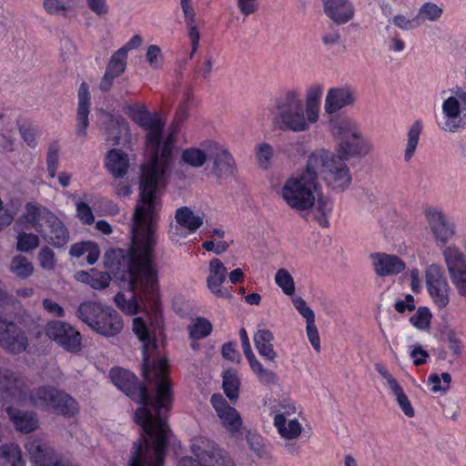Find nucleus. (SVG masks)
Instances as JSON below:
<instances>
[{
    "label": "nucleus",
    "instance_id": "1",
    "mask_svg": "<svg viewBox=\"0 0 466 466\" xmlns=\"http://www.w3.org/2000/svg\"><path fill=\"white\" fill-rule=\"evenodd\" d=\"M155 244V232L150 223L134 218L131 246L127 252L116 248L106 254V266L112 277L127 282L132 292L129 298L123 292L114 297L116 306L127 315H136L139 311V301L154 314L161 310L157 271L153 263Z\"/></svg>",
    "mask_w": 466,
    "mask_h": 466
},
{
    "label": "nucleus",
    "instance_id": "2",
    "mask_svg": "<svg viewBox=\"0 0 466 466\" xmlns=\"http://www.w3.org/2000/svg\"><path fill=\"white\" fill-rule=\"evenodd\" d=\"M125 113L133 122L147 131L146 147L147 156L140 167L139 198L134 218L149 222L155 211L156 193L161 183L168 177L173 163L176 137L180 127L171 125V131L163 140L165 120L158 112H149L145 105H127Z\"/></svg>",
    "mask_w": 466,
    "mask_h": 466
},
{
    "label": "nucleus",
    "instance_id": "3",
    "mask_svg": "<svg viewBox=\"0 0 466 466\" xmlns=\"http://www.w3.org/2000/svg\"><path fill=\"white\" fill-rule=\"evenodd\" d=\"M347 171L335 166L332 156L326 149H316L309 156L305 169L285 181L281 197L289 208L298 211L309 210L315 204L319 175L323 176L332 188L344 190L351 183Z\"/></svg>",
    "mask_w": 466,
    "mask_h": 466
},
{
    "label": "nucleus",
    "instance_id": "4",
    "mask_svg": "<svg viewBox=\"0 0 466 466\" xmlns=\"http://www.w3.org/2000/svg\"><path fill=\"white\" fill-rule=\"evenodd\" d=\"M0 395L17 403L46 408H74L75 400L64 390L51 385L28 389L16 372L0 368Z\"/></svg>",
    "mask_w": 466,
    "mask_h": 466
},
{
    "label": "nucleus",
    "instance_id": "5",
    "mask_svg": "<svg viewBox=\"0 0 466 466\" xmlns=\"http://www.w3.org/2000/svg\"><path fill=\"white\" fill-rule=\"evenodd\" d=\"M332 134L338 144V155L326 151L332 156L335 166L347 169L348 175L351 177L345 160L352 157L365 156L370 150V146L356 123L349 118L335 121L332 124Z\"/></svg>",
    "mask_w": 466,
    "mask_h": 466
},
{
    "label": "nucleus",
    "instance_id": "6",
    "mask_svg": "<svg viewBox=\"0 0 466 466\" xmlns=\"http://www.w3.org/2000/svg\"><path fill=\"white\" fill-rule=\"evenodd\" d=\"M24 218L40 236L55 248H63L69 240V232L64 222L51 210L33 203L25 207Z\"/></svg>",
    "mask_w": 466,
    "mask_h": 466
},
{
    "label": "nucleus",
    "instance_id": "7",
    "mask_svg": "<svg viewBox=\"0 0 466 466\" xmlns=\"http://www.w3.org/2000/svg\"><path fill=\"white\" fill-rule=\"evenodd\" d=\"M275 123L281 129L294 132L305 131L309 128V121L301 99V94L297 89H290L275 100Z\"/></svg>",
    "mask_w": 466,
    "mask_h": 466
},
{
    "label": "nucleus",
    "instance_id": "8",
    "mask_svg": "<svg viewBox=\"0 0 466 466\" xmlns=\"http://www.w3.org/2000/svg\"><path fill=\"white\" fill-rule=\"evenodd\" d=\"M76 316L94 331L106 337L116 336L123 329V320L118 312L97 302L80 303Z\"/></svg>",
    "mask_w": 466,
    "mask_h": 466
},
{
    "label": "nucleus",
    "instance_id": "9",
    "mask_svg": "<svg viewBox=\"0 0 466 466\" xmlns=\"http://www.w3.org/2000/svg\"><path fill=\"white\" fill-rule=\"evenodd\" d=\"M133 331L143 343L142 364H144V373L146 377L152 375V373H150V368L153 370L154 376L163 374L165 371L166 357L160 356L155 332L149 331L147 323L141 317L134 318Z\"/></svg>",
    "mask_w": 466,
    "mask_h": 466
},
{
    "label": "nucleus",
    "instance_id": "10",
    "mask_svg": "<svg viewBox=\"0 0 466 466\" xmlns=\"http://www.w3.org/2000/svg\"><path fill=\"white\" fill-rule=\"evenodd\" d=\"M451 93L442 102L443 120L438 126L445 132L456 133L466 128V90L456 86Z\"/></svg>",
    "mask_w": 466,
    "mask_h": 466
},
{
    "label": "nucleus",
    "instance_id": "11",
    "mask_svg": "<svg viewBox=\"0 0 466 466\" xmlns=\"http://www.w3.org/2000/svg\"><path fill=\"white\" fill-rule=\"evenodd\" d=\"M109 377L113 384L141 405L140 408H149L151 398L147 387L139 381L133 372L120 367H114L109 371Z\"/></svg>",
    "mask_w": 466,
    "mask_h": 466
},
{
    "label": "nucleus",
    "instance_id": "12",
    "mask_svg": "<svg viewBox=\"0 0 466 466\" xmlns=\"http://www.w3.org/2000/svg\"><path fill=\"white\" fill-rule=\"evenodd\" d=\"M45 333L66 351L76 353L81 349L80 332L67 322L50 320L46 325Z\"/></svg>",
    "mask_w": 466,
    "mask_h": 466
},
{
    "label": "nucleus",
    "instance_id": "13",
    "mask_svg": "<svg viewBox=\"0 0 466 466\" xmlns=\"http://www.w3.org/2000/svg\"><path fill=\"white\" fill-rule=\"evenodd\" d=\"M191 450L201 463L216 466H235L228 454L206 437H194L191 441Z\"/></svg>",
    "mask_w": 466,
    "mask_h": 466
},
{
    "label": "nucleus",
    "instance_id": "14",
    "mask_svg": "<svg viewBox=\"0 0 466 466\" xmlns=\"http://www.w3.org/2000/svg\"><path fill=\"white\" fill-rule=\"evenodd\" d=\"M0 347L11 354H20L28 347V338L14 321L0 318Z\"/></svg>",
    "mask_w": 466,
    "mask_h": 466
},
{
    "label": "nucleus",
    "instance_id": "15",
    "mask_svg": "<svg viewBox=\"0 0 466 466\" xmlns=\"http://www.w3.org/2000/svg\"><path fill=\"white\" fill-rule=\"evenodd\" d=\"M202 147L208 154V158L213 161V173L218 178L233 175L236 163L230 152L219 143L214 140H207Z\"/></svg>",
    "mask_w": 466,
    "mask_h": 466
},
{
    "label": "nucleus",
    "instance_id": "16",
    "mask_svg": "<svg viewBox=\"0 0 466 466\" xmlns=\"http://www.w3.org/2000/svg\"><path fill=\"white\" fill-rule=\"evenodd\" d=\"M165 371L161 375H153L146 377L144 373V364H142V375L147 382H156V395L154 404L150 408H170L173 403V391L170 382L167 380L168 376V360L166 358ZM150 370H153L150 368Z\"/></svg>",
    "mask_w": 466,
    "mask_h": 466
},
{
    "label": "nucleus",
    "instance_id": "17",
    "mask_svg": "<svg viewBox=\"0 0 466 466\" xmlns=\"http://www.w3.org/2000/svg\"><path fill=\"white\" fill-rule=\"evenodd\" d=\"M228 275V269L220 259L215 258L209 262L207 286L208 289L218 298L229 299L232 297L231 290L221 287Z\"/></svg>",
    "mask_w": 466,
    "mask_h": 466
},
{
    "label": "nucleus",
    "instance_id": "18",
    "mask_svg": "<svg viewBox=\"0 0 466 466\" xmlns=\"http://www.w3.org/2000/svg\"><path fill=\"white\" fill-rule=\"evenodd\" d=\"M425 217L435 240L441 245L446 244L453 236L454 230L447 223L445 215L436 208H430L425 210Z\"/></svg>",
    "mask_w": 466,
    "mask_h": 466
},
{
    "label": "nucleus",
    "instance_id": "19",
    "mask_svg": "<svg viewBox=\"0 0 466 466\" xmlns=\"http://www.w3.org/2000/svg\"><path fill=\"white\" fill-rule=\"evenodd\" d=\"M326 15L337 25H345L355 15V8L350 0H322Z\"/></svg>",
    "mask_w": 466,
    "mask_h": 466
},
{
    "label": "nucleus",
    "instance_id": "20",
    "mask_svg": "<svg viewBox=\"0 0 466 466\" xmlns=\"http://www.w3.org/2000/svg\"><path fill=\"white\" fill-rule=\"evenodd\" d=\"M370 258L376 274L380 277L397 275L406 268L404 261L396 255L378 252Z\"/></svg>",
    "mask_w": 466,
    "mask_h": 466
},
{
    "label": "nucleus",
    "instance_id": "21",
    "mask_svg": "<svg viewBox=\"0 0 466 466\" xmlns=\"http://www.w3.org/2000/svg\"><path fill=\"white\" fill-rule=\"evenodd\" d=\"M78 103L76 111V134L80 137L86 136V129L89 125V113L91 106V97L89 86L86 82H82L78 89Z\"/></svg>",
    "mask_w": 466,
    "mask_h": 466
},
{
    "label": "nucleus",
    "instance_id": "22",
    "mask_svg": "<svg viewBox=\"0 0 466 466\" xmlns=\"http://www.w3.org/2000/svg\"><path fill=\"white\" fill-rule=\"evenodd\" d=\"M354 102L353 92L349 87L331 88L325 99V111L328 114L338 112Z\"/></svg>",
    "mask_w": 466,
    "mask_h": 466
},
{
    "label": "nucleus",
    "instance_id": "23",
    "mask_svg": "<svg viewBox=\"0 0 466 466\" xmlns=\"http://www.w3.org/2000/svg\"><path fill=\"white\" fill-rule=\"evenodd\" d=\"M105 167L115 178L123 177L129 168L128 157L121 149L112 148L106 153Z\"/></svg>",
    "mask_w": 466,
    "mask_h": 466
},
{
    "label": "nucleus",
    "instance_id": "24",
    "mask_svg": "<svg viewBox=\"0 0 466 466\" xmlns=\"http://www.w3.org/2000/svg\"><path fill=\"white\" fill-rule=\"evenodd\" d=\"M274 426L281 438L296 440L302 432V425L296 418H290L289 413L277 414L274 417Z\"/></svg>",
    "mask_w": 466,
    "mask_h": 466
},
{
    "label": "nucleus",
    "instance_id": "25",
    "mask_svg": "<svg viewBox=\"0 0 466 466\" xmlns=\"http://www.w3.org/2000/svg\"><path fill=\"white\" fill-rule=\"evenodd\" d=\"M15 429L24 433L35 431L38 427V420L32 410H7Z\"/></svg>",
    "mask_w": 466,
    "mask_h": 466
},
{
    "label": "nucleus",
    "instance_id": "26",
    "mask_svg": "<svg viewBox=\"0 0 466 466\" xmlns=\"http://www.w3.org/2000/svg\"><path fill=\"white\" fill-rule=\"evenodd\" d=\"M253 339L258 354L266 360L274 361L277 358V353L272 344L274 339L273 333L268 329H258L254 334Z\"/></svg>",
    "mask_w": 466,
    "mask_h": 466
},
{
    "label": "nucleus",
    "instance_id": "27",
    "mask_svg": "<svg viewBox=\"0 0 466 466\" xmlns=\"http://www.w3.org/2000/svg\"><path fill=\"white\" fill-rule=\"evenodd\" d=\"M323 94L321 85H312L307 90L305 110L309 123L314 124L319 116V105Z\"/></svg>",
    "mask_w": 466,
    "mask_h": 466
},
{
    "label": "nucleus",
    "instance_id": "28",
    "mask_svg": "<svg viewBox=\"0 0 466 466\" xmlns=\"http://www.w3.org/2000/svg\"><path fill=\"white\" fill-rule=\"evenodd\" d=\"M181 8L184 13L185 23L188 31V38L191 42V52L189 54V58L191 59L198 48L200 35L195 19L196 13L191 4L183 5H181Z\"/></svg>",
    "mask_w": 466,
    "mask_h": 466
},
{
    "label": "nucleus",
    "instance_id": "29",
    "mask_svg": "<svg viewBox=\"0 0 466 466\" xmlns=\"http://www.w3.org/2000/svg\"><path fill=\"white\" fill-rule=\"evenodd\" d=\"M444 260L449 275L466 271V258L463 253L454 246H449L443 250Z\"/></svg>",
    "mask_w": 466,
    "mask_h": 466
},
{
    "label": "nucleus",
    "instance_id": "30",
    "mask_svg": "<svg viewBox=\"0 0 466 466\" xmlns=\"http://www.w3.org/2000/svg\"><path fill=\"white\" fill-rule=\"evenodd\" d=\"M112 273L101 272L96 269H91L89 272L80 271L76 274L77 280L89 285L95 289H105L109 285Z\"/></svg>",
    "mask_w": 466,
    "mask_h": 466
},
{
    "label": "nucleus",
    "instance_id": "31",
    "mask_svg": "<svg viewBox=\"0 0 466 466\" xmlns=\"http://www.w3.org/2000/svg\"><path fill=\"white\" fill-rule=\"evenodd\" d=\"M376 370L386 379L387 386L390 392L396 397V400L400 408H412L410 402L403 391V389L399 384L397 380L393 378L387 369L380 364L376 365Z\"/></svg>",
    "mask_w": 466,
    "mask_h": 466
},
{
    "label": "nucleus",
    "instance_id": "32",
    "mask_svg": "<svg viewBox=\"0 0 466 466\" xmlns=\"http://www.w3.org/2000/svg\"><path fill=\"white\" fill-rule=\"evenodd\" d=\"M175 218L177 223L190 233L196 232L203 224V218L195 215L187 207H181L177 209Z\"/></svg>",
    "mask_w": 466,
    "mask_h": 466
},
{
    "label": "nucleus",
    "instance_id": "33",
    "mask_svg": "<svg viewBox=\"0 0 466 466\" xmlns=\"http://www.w3.org/2000/svg\"><path fill=\"white\" fill-rule=\"evenodd\" d=\"M0 466H25L21 450L17 444H3L0 446Z\"/></svg>",
    "mask_w": 466,
    "mask_h": 466
},
{
    "label": "nucleus",
    "instance_id": "34",
    "mask_svg": "<svg viewBox=\"0 0 466 466\" xmlns=\"http://www.w3.org/2000/svg\"><path fill=\"white\" fill-rule=\"evenodd\" d=\"M127 123L125 118L120 115H107V123L106 126V133L108 137L106 141H111L113 145L116 146L119 144L122 129L127 128Z\"/></svg>",
    "mask_w": 466,
    "mask_h": 466
},
{
    "label": "nucleus",
    "instance_id": "35",
    "mask_svg": "<svg viewBox=\"0 0 466 466\" xmlns=\"http://www.w3.org/2000/svg\"><path fill=\"white\" fill-rule=\"evenodd\" d=\"M223 427L232 435L240 431L242 419L237 410H216Z\"/></svg>",
    "mask_w": 466,
    "mask_h": 466
},
{
    "label": "nucleus",
    "instance_id": "36",
    "mask_svg": "<svg viewBox=\"0 0 466 466\" xmlns=\"http://www.w3.org/2000/svg\"><path fill=\"white\" fill-rule=\"evenodd\" d=\"M425 279L428 291L449 286L443 270L436 264H431L426 268Z\"/></svg>",
    "mask_w": 466,
    "mask_h": 466
},
{
    "label": "nucleus",
    "instance_id": "37",
    "mask_svg": "<svg viewBox=\"0 0 466 466\" xmlns=\"http://www.w3.org/2000/svg\"><path fill=\"white\" fill-rule=\"evenodd\" d=\"M422 129H423V124L420 119L416 120L410 126V127L408 131V134H407V144H406V148L404 151V160L406 162H409L412 158V157L416 151V148H417V146L419 143V139H420V136L422 132Z\"/></svg>",
    "mask_w": 466,
    "mask_h": 466
},
{
    "label": "nucleus",
    "instance_id": "38",
    "mask_svg": "<svg viewBox=\"0 0 466 466\" xmlns=\"http://www.w3.org/2000/svg\"><path fill=\"white\" fill-rule=\"evenodd\" d=\"M208 158V154L203 147L200 149L198 147H188L182 151L181 160L195 168L201 167L205 165Z\"/></svg>",
    "mask_w": 466,
    "mask_h": 466
},
{
    "label": "nucleus",
    "instance_id": "39",
    "mask_svg": "<svg viewBox=\"0 0 466 466\" xmlns=\"http://www.w3.org/2000/svg\"><path fill=\"white\" fill-rule=\"evenodd\" d=\"M223 390L230 400H236L238 398L240 381L237 371L228 369L223 372Z\"/></svg>",
    "mask_w": 466,
    "mask_h": 466
},
{
    "label": "nucleus",
    "instance_id": "40",
    "mask_svg": "<svg viewBox=\"0 0 466 466\" xmlns=\"http://www.w3.org/2000/svg\"><path fill=\"white\" fill-rule=\"evenodd\" d=\"M248 364L260 384L265 386L277 384L279 380L278 375L274 371L264 368L257 359Z\"/></svg>",
    "mask_w": 466,
    "mask_h": 466
},
{
    "label": "nucleus",
    "instance_id": "41",
    "mask_svg": "<svg viewBox=\"0 0 466 466\" xmlns=\"http://www.w3.org/2000/svg\"><path fill=\"white\" fill-rule=\"evenodd\" d=\"M17 128L25 143L29 147L35 148L37 145L38 129L26 119L17 120Z\"/></svg>",
    "mask_w": 466,
    "mask_h": 466
},
{
    "label": "nucleus",
    "instance_id": "42",
    "mask_svg": "<svg viewBox=\"0 0 466 466\" xmlns=\"http://www.w3.org/2000/svg\"><path fill=\"white\" fill-rule=\"evenodd\" d=\"M127 61V56L125 55L124 49H117L111 56L106 65V71L118 77L126 71Z\"/></svg>",
    "mask_w": 466,
    "mask_h": 466
},
{
    "label": "nucleus",
    "instance_id": "43",
    "mask_svg": "<svg viewBox=\"0 0 466 466\" xmlns=\"http://www.w3.org/2000/svg\"><path fill=\"white\" fill-rule=\"evenodd\" d=\"M10 270L18 278L26 279L33 273L34 268L25 257L15 256L11 261Z\"/></svg>",
    "mask_w": 466,
    "mask_h": 466
},
{
    "label": "nucleus",
    "instance_id": "44",
    "mask_svg": "<svg viewBox=\"0 0 466 466\" xmlns=\"http://www.w3.org/2000/svg\"><path fill=\"white\" fill-rule=\"evenodd\" d=\"M75 0H44V8L49 15H62L70 11Z\"/></svg>",
    "mask_w": 466,
    "mask_h": 466
},
{
    "label": "nucleus",
    "instance_id": "45",
    "mask_svg": "<svg viewBox=\"0 0 466 466\" xmlns=\"http://www.w3.org/2000/svg\"><path fill=\"white\" fill-rule=\"evenodd\" d=\"M432 314L428 307H419L414 315L410 318V323L420 330L428 329Z\"/></svg>",
    "mask_w": 466,
    "mask_h": 466
},
{
    "label": "nucleus",
    "instance_id": "46",
    "mask_svg": "<svg viewBox=\"0 0 466 466\" xmlns=\"http://www.w3.org/2000/svg\"><path fill=\"white\" fill-rule=\"evenodd\" d=\"M255 156L259 167L268 169L273 157V147L268 143H259L255 147Z\"/></svg>",
    "mask_w": 466,
    "mask_h": 466
},
{
    "label": "nucleus",
    "instance_id": "47",
    "mask_svg": "<svg viewBox=\"0 0 466 466\" xmlns=\"http://www.w3.org/2000/svg\"><path fill=\"white\" fill-rule=\"evenodd\" d=\"M212 331V324L205 318H198L189 327V336L193 339H201L208 337Z\"/></svg>",
    "mask_w": 466,
    "mask_h": 466
},
{
    "label": "nucleus",
    "instance_id": "48",
    "mask_svg": "<svg viewBox=\"0 0 466 466\" xmlns=\"http://www.w3.org/2000/svg\"><path fill=\"white\" fill-rule=\"evenodd\" d=\"M275 282L286 295L291 296L294 294V280L287 269L280 268L277 271L275 275Z\"/></svg>",
    "mask_w": 466,
    "mask_h": 466
},
{
    "label": "nucleus",
    "instance_id": "49",
    "mask_svg": "<svg viewBox=\"0 0 466 466\" xmlns=\"http://www.w3.org/2000/svg\"><path fill=\"white\" fill-rule=\"evenodd\" d=\"M59 144L57 141H54L48 147L47 155H46V165H47V172L49 177L54 178L56 176V172L58 169V153H59Z\"/></svg>",
    "mask_w": 466,
    "mask_h": 466
},
{
    "label": "nucleus",
    "instance_id": "50",
    "mask_svg": "<svg viewBox=\"0 0 466 466\" xmlns=\"http://www.w3.org/2000/svg\"><path fill=\"white\" fill-rule=\"evenodd\" d=\"M39 245V238L33 233H19L17 236L16 248L20 252H29Z\"/></svg>",
    "mask_w": 466,
    "mask_h": 466
},
{
    "label": "nucleus",
    "instance_id": "51",
    "mask_svg": "<svg viewBox=\"0 0 466 466\" xmlns=\"http://www.w3.org/2000/svg\"><path fill=\"white\" fill-rule=\"evenodd\" d=\"M247 441L249 448L261 459H269L270 451L268 447L263 442L260 436L248 435Z\"/></svg>",
    "mask_w": 466,
    "mask_h": 466
},
{
    "label": "nucleus",
    "instance_id": "52",
    "mask_svg": "<svg viewBox=\"0 0 466 466\" xmlns=\"http://www.w3.org/2000/svg\"><path fill=\"white\" fill-rule=\"evenodd\" d=\"M146 60L152 69H159L163 64L161 48L157 45H150L146 52Z\"/></svg>",
    "mask_w": 466,
    "mask_h": 466
},
{
    "label": "nucleus",
    "instance_id": "53",
    "mask_svg": "<svg viewBox=\"0 0 466 466\" xmlns=\"http://www.w3.org/2000/svg\"><path fill=\"white\" fill-rule=\"evenodd\" d=\"M428 292H429L430 297L433 300L435 306L439 309H443L448 306V304L450 302V296H449L450 286H447L444 289L441 288V289H432Z\"/></svg>",
    "mask_w": 466,
    "mask_h": 466
},
{
    "label": "nucleus",
    "instance_id": "54",
    "mask_svg": "<svg viewBox=\"0 0 466 466\" xmlns=\"http://www.w3.org/2000/svg\"><path fill=\"white\" fill-rule=\"evenodd\" d=\"M189 115V94L186 95L184 100L178 105L172 126L174 127H180L183 122L188 117Z\"/></svg>",
    "mask_w": 466,
    "mask_h": 466
},
{
    "label": "nucleus",
    "instance_id": "55",
    "mask_svg": "<svg viewBox=\"0 0 466 466\" xmlns=\"http://www.w3.org/2000/svg\"><path fill=\"white\" fill-rule=\"evenodd\" d=\"M442 13V9L431 2L423 4L419 11L420 15L430 21H436L441 16Z\"/></svg>",
    "mask_w": 466,
    "mask_h": 466
},
{
    "label": "nucleus",
    "instance_id": "56",
    "mask_svg": "<svg viewBox=\"0 0 466 466\" xmlns=\"http://www.w3.org/2000/svg\"><path fill=\"white\" fill-rule=\"evenodd\" d=\"M76 214L80 221L84 225H91L95 221V217L93 215L92 209L89 205L83 201H78L76 203Z\"/></svg>",
    "mask_w": 466,
    "mask_h": 466
},
{
    "label": "nucleus",
    "instance_id": "57",
    "mask_svg": "<svg viewBox=\"0 0 466 466\" xmlns=\"http://www.w3.org/2000/svg\"><path fill=\"white\" fill-rule=\"evenodd\" d=\"M393 25L402 30H410L416 28L420 25V20L418 16H415L411 19L407 18L403 15H397L390 20Z\"/></svg>",
    "mask_w": 466,
    "mask_h": 466
},
{
    "label": "nucleus",
    "instance_id": "58",
    "mask_svg": "<svg viewBox=\"0 0 466 466\" xmlns=\"http://www.w3.org/2000/svg\"><path fill=\"white\" fill-rule=\"evenodd\" d=\"M292 302L295 309L306 319V323L315 320V314L313 310L307 305L306 301L302 298H293Z\"/></svg>",
    "mask_w": 466,
    "mask_h": 466
},
{
    "label": "nucleus",
    "instance_id": "59",
    "mask_svg": "<svg viewBox=\"0 0 466 466\" xmlns=\"http://www.w3.org/2000/svg\"><path fill=\"white\" fill-rule=\"evenodd\" d=\"M306 332H307V337H308L311 346L313 347V349L317 352H319L320 339H319L318 329L315 325V320L307 322Z\"/></svg>",
    "mask_w": 466,
    "mask_h": 466
},
{
    "label": "nucleus",
    "instance_id": "60",
    "mask_svg": "<svg viewBox=\"0 0 466 466\" xmlns=\"http://www.w3.org/2000/svg\"><path fill=\"white\" fill-rule=\"evenodd\" d=\"M39 261L42 268L46 269H53L55 267L56 259L54 251L48 248H43L39 252Z\"/></svg>",
    "mask_w": 466,
    "mask_h": 466
},
{
    "label": "nucleus",
    "instance_id": "61",
    "mask_svg": "<svg viewBox=\"0 0 466 466\" xmlns=\"http://www.w3.org/2000/svg\"><path fill=\"white\" fill-rule=\"evenodd\" d=\"M86 2L89 10L97 16H104L109 12V5L106 0H86Z\"/></svg>",
    "mask_w": 466,
    "mask_h": 466
},
{
    "label": "nucleus",
    "instance_id": "62",
    "mask_svg": "<svg viewBox=\"0 0 466 466\" xmlns=\"http://www.w3.org/2000/svg\"><path fill=\"white\" fill-rule=\"evenodd\" d=\"M394 309L398 313H404L406 311H413L415 307L414 297L411 294H407L403 300H397L394 304Z\"/></svg>",
    "mask_w": 466,
    "mask_h": 466
},
{
    "label": "nucleus",
    "instance_id": "63",
    "mask_svg": "<svg viewBox=\"0 0 466 466\" xmlns=\"http://www.w3.org/2000/svg\"><path fill=\"white\" fill-rule=\"evenodd\" d=\"M460 296L466 298V271L450 276Z\"/></svg>",
    "mask_w": 466,
    "mask_h": 466
},
{
    "label": "nucleus",
    "instance_id": "64",
    "mask_svg": "<svg viewBox=\"0 0 466 466\" xmlns=\"http://www.w3.org/2000/svg\"><path fill=\"white\" fill-rule=\"evenodd\" d=\"M410 358L412 359L413 364L415 366H421L427 362L430 355L425 350L421 348V346L417 345L410 351Z\"/></svg>",
    "mask_w": 466,
    "mask_h": 466
}]
</instances>
